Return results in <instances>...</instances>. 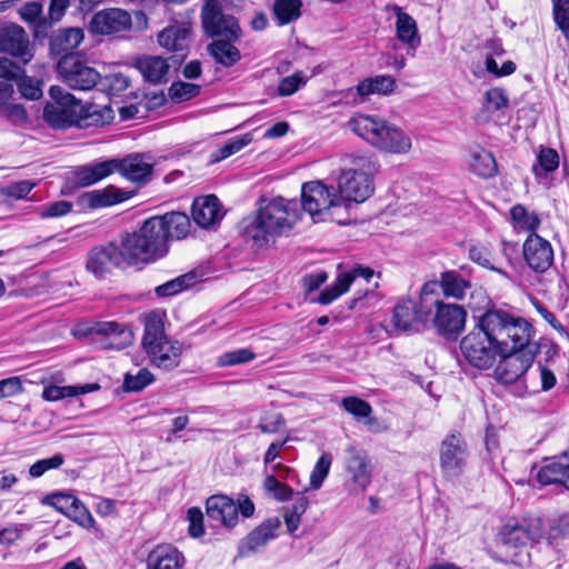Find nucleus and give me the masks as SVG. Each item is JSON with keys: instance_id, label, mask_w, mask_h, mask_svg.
<instances>
[{"instance_id": "1", "label": "nucleus", "mask_w": 569, "mask_h": 569, "mask_svg": "<svg viewBox=\"0 0 569 569\" xmlns=\"http://www.w3.org/2000/svg\"><path fill=\"white\" fill-rule=\"evenodd\" d=\"M373 190L372 180H345L338 188L325 184L322 180H309L301 187V217L306 211L313 222L349 224L352 203L366 201Z\"/></svg>"}, {"instance_id": "2", "label": "nucleus", "mask_w": 569, "mask_h": 569, "mask_svg": "<svg viewBox=\"0 0 569 569\" xmlns=\"http://www.w3.org/2000/svg\"><path fill=\"white\" fill-rule=\"evenodd\" d=\"M301 218L299 200L283 197H261L258 201L257 213L243 228V234L256 246L263 247L271 239L291 232Z\"/></svg>"}, {"instance_id": "3", "label": "nucleus", "mask_w": 569, "mask_h": 569, "mask_svg": "<svg viewBox=\"0 0 569 569\" xmlns=\"http://www.w3.org/2000/svg\"><path fill=\"white\" fill-rule=\"evenodd\" d=\"M49 94L53 100L43 110V117L52 128H69L72 126H103L112 119V110L98 104L83 106L73 94L59 86H52Z\"/></svg>"}, {"instance_id": "4", "label": "nucleus", "mask_w": 569, "mask_h": 569, "mask_svg": "<svg viewBox=\"0 0 569 569\" xmlns=\"http://www.w3.org/2000/svg\"><path fill=\"white\" fill-rule=\"evenodd\" d=\"M476 327L508 352L525 346L531 338L532 326L506 310L491 307L477 319Z\"/></svg>"}, {"instance_id": "5", "label": "nucleus", "mask_w": 569, "mask_h": 569, "mask_svg": "<svg viewBox=\"0 0 569 569\" xmlns=\"http://www.w3.org/2000/svg\"><path fill=\"white\" fill-rule=\"evenodd\" d=\"M349 124L355 133L382 151L407 153L411 149L410 137L383 119L358 114L350 120Z\"/></svg>"}, {"instance_id": "6", "label": "nucleus", "mask_w": 569, "mask_h": 569, "mask_svg": "<svg viewBox=\"0 0 569 569\" xmlns=\"http://www.w3.org/2000/svg\"><path fill=\"white\" fill-rule=\"evenodd\" d=\"M141 346L150 363L157 368L171 370L180 365L182 345L166 336L163 322L156 313L146 318Z\"/></svg>"}, {"instance_id": "7", "label": "nucleus", "mask_w": 569, "mask_h": 569, "mask_svg": "<svg viewBox=\"0 0 569 569\" xmlns=\"http://www.w3.org/2000/svg\"><path fill=\"white\" fill-rule=\"evenodd\" d=\"M153 166L149 154L132 153L122 159H109L76 167L72 174L74 178H108L117 172L124 178H149L157 173Z\"/></svg>"}, {"instance_id": "8", "label": "nucleus", "mask_w": 569, "mask_h": 569, "mask_svg": "<svg viewBox=\"0 0 569 569\" xmlns=\"http://www.w3.org/2000/svg\"><path fill=\"white\" fill-rule=\"evenodd\" d=\"M435 288H428V296L423 298V307L429 311V325L438 336L457 340L466 327L467 311L461 305L446 302Z\"/></svg>"}, {"instance_id": "9", "label": "nucleus", "mask_w": 569, "mask_h": 569, "mask_svg": "<svg viewBox=\"0 0 569 569\" xmlns=\"http://www.w3.org/2000/svg\"><path fill=\"white\" fill-rule=\"evenodd\" d=\"M538 346L530 345V340L520 348H515L505 355L499 356L500 361L495 368V378L502 385H517L518 392L521 393L528 388L522 379L537 356Z\"/></svg>"}, {"instance_id": "10", "label": "nucleus", "mask_w": 569, "mask_h": 569, "mask_svg": "<svg viewBox=\"0 0 569 569\" xmlns=\"http://www.w3.org/2000/svg\"><path fill=\"white\" fill-rule=\"evenodd\" d=\"M436 286L437 282L425 283L420 291L419 302L412 299H402L395 306L392 325L396 331L419 333L429 327V311L423 307V298L428 296V288Z\"/></svg>"}, {"instance_id": "11", "label": "nucleus", "mask_w": 569, "mask_h": 569, "mask_svg": "<svg viewBox=\"0 0 569 569\" xmlns=\"http://www.w3.org/2000/svg\"><path fill=\"white\" fill-rule=\"evenodd\" d=\"M460 350L472 367L481 370L491 368L499 356L508 352V349H502L476 326L461 339Z\"/></svg>"}, {"instance_id": "12", "label": "nucleus", "mask_w": 569, "mask_h": 569, "mask_svg": "<svg viewBox=\"0 0 569 569\" xmlns=\"http://www.w3.org/2000/svg\"><path fill=\"white\" fill-rule=\"evenodd\" d=\"M200 17L202 29L210 38L239 40L242 37L238 19L224 13L219 0H207L201 8Z\"/></svg>"}, {"instance_id": "13", "label": "nucleus", "mask_w": 569, "mask_h": 569, "mask_svg": "<svg viewBox=\"0 0 569 569\" xmlns=\"http://www.w3.org/2000/svg\"><path fill=\"white\" fill-rule=\"evenodd\" d=\"M468 446L462 435L457 431L448 433L440 443L439 465L447 480H457L467 467Z\"/></svg>"}, {"instance_id": "14", "label": "nucleus", "mask_w": 569, "mask_h": 569, "mask_svg": "<svg viewBox=\"0 0 569 569\" xmlns=\"http://www.w3.org/2000/svg\"><path fill=\"white\" fill-rule=\"evenodd\" d=\"M543 523L539 517H525L521 520H509L499 533V541L502 546L518 549L529 543H538L543 537Z\"/></svg>"}, {"instance_id": "15", "label": "nucleus", "mask_w": 569, "mask_h": 569, "mask_svg": "<svg viewBox=\"0 0 569 569\" xmlns=\"http://www.w3.org/2000/svg\"><path fill=\"white\" fill-rule=\"evenodd\" d=\"M58 72L73 90H91L101 80L100 73L76 54H64L58 62Z\"/></svg>"}, {"instance_id": "16", "label": "nucleus", "mask_w": 569, "mask_h": 569, "mask_svg": "<svg viewBox=\"0 0 569 569\" xmlns=\"http://www.w3.org/2000/svg\"><path fill=\"white\" fill-rule=\"evenodd\" d=\"M0 52L11 54L23 64L30 62L34 56L27 32L16 23L0 29Z\"/></svg>"}, {"instance_id": "17", "label": "nucleus", "mask_w": 569, "mask_h": 569, "mask_svg": "<svg viewBox=\"0 0 569 569\" xmlns=\"http://www.w3.org/2000/svg\"><path fill=\"white\" fill-rule=\"evenodd\" d=\"M122 263H124V259L119 246L114 242H109L104 246H96L89 251L86 268L96 278L101 279L107 273H110L113 268L120 267Z\"/></svg>"}, {"instance_id": "18", "label": "nucleus", "mask_w": 569, "mask_h": 569, "mask_svg": "<svg viewBox=\"0 0 569 569\" xmlns=\"http://www.w3.org/2000/svg\"><path fill=\"white\" fill-rule=\"evenodd\" d=\"M132 20L128 11L119 8H110L96 12L89 22V30L96 34H112L127 31L131 28Z\"/></svg>"}, {"instance_id": "19", "label": "nucleus", "mask_w": 569, "mask_h": 569, "mask_svg": "<svg viewBox=\"0 0 569 569\" xmlns=\"http://www.w3.org/2000/svg\"><path fill=\"white\" fill-rule=\"evenodd\" d=\"M522 253L526 263L535 272L547 271L553 262V250L549 241L537 233H530L526 239Z\"/></svg>"}, {"instance_id": "20", "label": "nucleus", "mask_w": 569, "mask_h": 569, "mask_svg": "<svg viewBox=\"0 0 569 569\" xmlns=\"http://www.w3.org/2000/svg\"><path fill=\"white\" fill-rule=\"evenodd\" d=\"M386 9L395 12L397 39L407 46V54L413 57L421 43L416 20L397 4H388Z\"/></svg>"}, {"instance_id": "21", "label": "nucleus", "mask_w": 569, "mask_h": 569, "mask_svg": "<svg viewBox=\"0 0 569 569\" xmlns=\"http://www.w3.org/2000/svg\"><path fill=\"white\" fill-rule=\"evenodd\" d=\"M118 246L127 264L149 263L159 259L138 231L127 233Z\"/></svg>"}, {"instance_id": "22", "label": "nucleus", "mask_w": 569, "mask_h": 569, "mask_svg": "<svg viewBox=\"0 0 569 569\" xmlns=\"http://www.w3.org/2000/svg\"><path fill=\"white\" fill-rule=\"evenodd\" d=\"M89 333L107 339V347L121 350L132 342L133 335L127 325L118 321H99L89 328Z\"/></svg>"}, {"instance_id": "23", "label": "nucleus", "mask_w": 569, "mask_h": 569, "mask_svg": "<svg viewBox=\"0 0 569 569\" xmlns=\"http://www.w3.org/2000/svg\"><path fill=\"white\" fill-rule=\"evenodd\" d=\"M136 190H124L114 186H108L103 189L83 192L79 196V201L83 207L90 209L110 207L130 199Z\"/></svg>"}, {"instance_id": "24", "label": "nucleus", "mask_w": 569, "mask_h": 569, "mask_svg": "<svg viewBox=\"0 0 569 569\" xmlns=\"http://www.w3.org/2000/svg\"><path fill=\"white\" fill-rule=\"evenodd\" d=\"M346 470L350 475L355 489L363 492L371 482V468L365 451L355 447L347 448Z\"/></svg>"}, {"instance_id": "25", "label": "nucleus", "mask_w": 569, "mask_h": 569, "mask_svg": "<svg viewBox=\"0 0 569 569\" xmlns=\"http://www.w3.org/2000/svg\"><path fill=\"white\" fill-rule=\"evenodd\" d=\"M206 511L210 520L227 528H233L238 522V507L224 495H214L207 499Z\"/></svg>"}, {"instance_id": "26", "label": "nucleus", "mask_w": 569, "mask_h": 569, "mask_svg": "<svg viewBox=\"0 0 569 569\" xmlns=\"http://www.w3.org/2000/svg\"><path fill=\"white\" fill-rule=\"evenodd\" d=\"M190 30L182 26H169L158 36V42L162 48L176 52L174 63H180L187 57Z\"/></svg>"}, {"instance_id": "27", "label": "nucleus", "mask_w": 569, "mask_h": 569, "mask_svg": "<svg viewBox=\"0 0 569 569\" xmlns=\"http://www.w3.org/2000/svg\"><path fill=\"white\" fill-rule=\"evenodd\" d=\"M219 199L214 194L199 197L192 204V218L201 228H210L222 218Z\"/></svg>"}, {"instance_id": "28", "label": "nucleus", "mask_w": 569, "mask_h": 569, "mask_svg": "<svg viewBox=\"0 0 569 569\" xmlns=\"http://www.w3.org/2000/svg\"><path fill=\"white\" fill-rule=\"evenodd\" d=\"M147 569H183V555L171 545H158L148 555Z\"/></svg>"}, {"instance_id": "29", "label": "nucleus", "mask_w": 569, "mask_h": 569, "mask_svg": "<svg viewBox=\"0 0 569 569\" xmlns=\"http://www.w3.org/2000/svg\"><path fill=\"white\" fill-rule=\"evenodd\" d=\"M154 253L162 258L168 253L169 246L167 233L163 229L162 221L153 216L143 221L142 226L137 230Z\"/></svg>"}, {"instance_id": "30", "label": "nucleus", "mask_w": 569, "mask_h": 569, "mask_svg": "<svg viewBox=\"0 0 569 569\" xmlns=\"http://www.w3.org/2000/svg\"><path fill=\"white\" fill-rule=\"evenodd\" d=\"M134 67L140 71L146 81L153 84L166 82L170 69L167 59L160 56L139 57L134 61Z\"/></svg>"}, {"instance_id": "31", "label": "nucleus", "mask_w": 569, "mask_h": 569, "mask_svg": "<svg viewBox=\"0 0 569 569\" xmlns=\"http://www.w3.org/2000/svg\"><path fill=\"white\" fill-rule=\"evenodd\" d=\"M279 526L280 520L278 518L267 519L246 537L239 547L240 553L247 555L248 552H254L260 547L264 546L269 540L274 538L276 530Z\"/></svg>"}, {"instance_id": "32", "label": "nucleus", "mask_w": 569, "mask_h": 569, "mask_svg": "<svg viewBox=\"0 0 569 569\" xmlns=\"http://www.w3.org/2000/svg\"><path fill=\"white\" fill-rule=\"evenodd\" d=\"M238 40L214 39L207 46V51L216 63L231 68L241 60L240 50L234 46Z\"/></svg>"}, {"instance_id": "33", "label": "nucleus", "mask_w": 569, "mask_h": 569, "mask_svg": "<svg viewBox=\"0 0 569 569\" xmlns=\"http://www.w3.org/2000/svg\"><path fill=\"white\" fill-rule=\"evenodd\" d=\"M439 286L442 293L447 298H455L457 300L463 299L471 284L469 280L465 279L458 271H445L440 274Z\"/></svg>"}, {"instance_id": "34", "label": "nucleus", "mask_w": 569, "mask_h": 569, "mask_svg": "<svg viewBox=\"0 0 569 569\" xmlns=\"http://www.w3.org/2000/svg\"><path fill=\"white\" fill-rule=\"evenodd\" d=\"M157 217L162 221L168 241L171 239H182L189 233L191 223L186 213L172 211Z\"/></svg>"}, {"instance_id": "35", "label": "nucleus", "mask_w": 569, "mask_h": 569, "mask_svg": "<svg viewBox=\"0 0 569 569\" xmlns=\"http://www.w3.org/2000/svg\"><path fill=\"white\" fill-rule=\"evenodd\" d=\"M396 88V80L391 76H376L367 78L360 81L356 89L357 93L361 97H368L370 94H388Z\"/></svg>"}, {"instance_id": "36", "label": "nucleus", "mask_w": 569, "mask_h": 569, "mask_svg": "<svg viewBox=\"0 0 569 569\" xmlns=\"http://www.w3.org/2000/svg\"><path fill=\"white\" fill-rule=\"evenodd\" d=\"M566 471L567 463L550 459L538 470L536 479L541 486L561 485L563 487Z\"/></svg>"}, {"instance_id": "37", "label": "nucleus", "mask_w": 569, "mask_h": 569, "mask_svg": "<svg viewBox=\"0 0 569 569\" xmlns=\"http://www.w3.org/2000/svg\"><path fill=\"white\" fill-rule=\"evenodd\" d=\"M198 279L199 274L197 271H189L156 287L154 292L158 297H172L196 284Z\"/></svg>"}, {"instance_id": "38", "label": "nucleus", "mask_w": 569, "mask_h": 569, "mask_svg": "<svg viewBox=\"0 0 569 569\" xmlns=\"http://www.w3.org/2000/svg\"><path fill=\"white\" fill-rule=\"evenodd\" d=\"M510 219L515 229L531 233H536L541 222L537 213L528 212L522 204H516L510 209Z\"/></svg>"}, {"instance_id": "39", "label": "nucleus", "mask_w": 569, "mask_h": 569, "mask_svg": "<svg viewBox=\"0 0 569 569\" xmlns=\"http://www.w3.org/2000/svg\"><path fill=\"white\" fill-rule=\"evenodd\" d=\"M301 7V0H276L272 11L278 24L284 26L299 19Z\"/></svg>"}, {"instance_id": "40", "label": "nucleus", "mask_w": 569, "mask_h": 569, "mask_svg": "<svg viewBox=\"0 0 569 569\" xmlns=\"http://www.w3.org/2000/svg\"><path fill=\"white\" fill-rule=\"evenodd\" d=\"M470 170L479 178H493L498 172L496 159L486 150H481L472 156Z\"/></svg>"}, {"instance_id": "41", "label": "nucleus", "mask_w": 569, "mask_h": 569, "mask_svg": "<svg viewBox=\"0 0 569 569\" xmlns=\"http://www.w3.org/2000/svg\"><path fill=\"white\" fill-rule=\"evenodd\" d=\"M308 505V498L303 493H298L293 503L284 509L283 519L289 533H293L299 528L301 516L306 512Z\"/></svg>"}, {"instance_id": "42", "label": "nucleus", "mask_w": 569, "mask_h": 569, "mask_svg": "<svg viewBox=\"0 0 569 569\" xmlns=\"http://www.w3.org/2000/svg\"><path fill=\"white\" fill-rule=\"evenodd\" d=\"M252 141L251 134L233 137L210 154V163H217L248 146Z\"/></svg>"}, {"instance_id": "43", "label": "nucleus", "mask_w": 569, "mask_h": 569, "mask_svg": "<svg viewBox=\"0 0 569 569\" xmlns=\"http://www.w3.org/2000/svg\"><path fill=\"white\" fill-rule=\"evenodd\" d=\"M351 286V279L347 274H338L335 282L322 290L316 301L320 305H329L341 295L347 292Z\"/></svg>"}, {"instance_id": "44", "label": "nucleus", "mask_w": 569, "mask_h": 569, "mask_svg": "<svg viewBox=\"0 0 569 569\" xmlns=\"http://www.w3.org/2000/svg\"><path fill=\"white\" fill-rule=\"evenodd\" d=\"M351 286V279L347 274H338L335 282L322 290L316 301L320 305H329L341 295L347 292Z\"/></svg>"}, {"instance_id": "45", "label": "nucleus", "mask_w": 569, "mask_h": 569, "mask_svg": "<svg viewBox=\"0 0 569 569\" xmlns=\"http://www.w3.org/2000/svg\"><path fill=\"white\" fill-rule=\"evenodd\" d=\"M154 381V376L147 368L140 369L136 375L126 373L123 389L128 392H139Z\"/></svg>"}, {"instance_id": "46", "label": "nucleus", "mask_w": 569, "mask_h": 569, "mask_svg": "<svg viewBox=\"0 0 569 569\" xmlns=\"http://www.w3.org/2000/svg\"><path fill=\"white\" fill-rule=\"evenodd\" d=\"M83 33L79 28H70L60 32L52 41L54 47L61 51H69L76 49L82 41Z\"/></svg>"}, {"instance_id": "47", "label": "nucleus", "mask_w": 569, "mask_h": 569, "mask_svg": "<svg viewBox=\"0 0 569 569\" xmlns=\"http://www.w3.org/2000/svg\"><path fill=\"white\" fill-rule=\"evenodd\" d=\"M332 459L330 452H323L320 456L310 475V487L312 489H319L322 486V482L329 473Z\"/></svg>"}, {"instance_id": "48", "label": "nucleus", "mask_w": 569, "mask_h": 569, "mask_svg": "<svg viewBox=\"0 0 569 569\" xmlns=\"http://www.w3.org/2000/svg\"><path fill=\"white\" fill-rule=\"evenodd\" d=\"M256 358V353L249 348H241L232 351L224 352L218 358V366L230 367L237 365H243L252 361Z\"/></svg>"}, {"instance_id": "49", "label": "nucleus", "mask_w": 569, "mask_h": 569, "mask_svg": "<svg viewBox=\"0 0 569 569\" xmlns=\"http://www.w3.org/2000/svg\"><path fill=\"white\" fill-rule=\"evenodd\" d=\"M200 90L201 87L199 84L177 81L169 88V96L173 101L181 102L197 97Z\"/></svg>"}, {"instance_id": "50", "label": "nucleus", "mask_w": 569, "mask_h": 569, "mask_svg": "<svg viewBox=\"0 0 569 569\" xmlns=\"http://www.w3.org/2000/svg\"><path fill=\"white\" fill-rule=\"evenodd\" d=\"M263 488L278 501H288L293 496V490L288 485L278 481L272 475L266 477Z\"/></svg>"}, {"instance_id": "51", "label": "nucleus", "mask_w": 569, "mask_h": 569, "mask_svg": "<svg viewBox=\"0 0 569 569\" xmlns=\"http://www.w3.org/2000/svg\"><path fill=\"white\" fill-rule=\"evenodd\" d=\"M342 408L353 415L357 419L368 418L372 412V408L369 402L358 397H346L341 401Z\"/></svg>"}, {"instance_id": "52", "label": "nucleus", "mask_w": 569, "mask_h": 569, "mask_svg": "<svg viewBox=\"0 0 569 569\" xmlns=\"http://www.w3.org/2000/svg\"><path fill=\"white\" fill-rule=\"evenodd\" d=\"M64 463V457L62 453H56L50 458L41 459L36 461L29 468V475L32 478H39L44 472L51 469H58Z\"/></svg>"}, {"instance_id": "53", "label": "nucleus", "mask_w": 569, "mask_h": 569, "mask_svg": "<svg viewBox=\"0 0 569 569\" xmlns=\"http://www.w3.org/2000/svg\"><path fill=\"white\" fill-rule=\"evenodd\" d=\"M307 78L303 72L298 71L291 76L284 77L280 80L278 84V94L280 97H289L297 92L300 87L306 84Z\"/></svg>"}, {"instance_id": "54", "label": "nucleus", "mask_w": 569, "mask_h": 569, "mask_svg": "<svg viewBox=\"0 0 569 569\" xmlns=\"http://www.w3.org/2000/svg\"><path fill=\"white\" fill-rule=\"evenodd\" d=\"M565 538H569V512L561 515L547 532V540L550 545Z\"/></svg>"}, {"instance_id": "55", "label": "nucleus", "mask_w": 569, "mask_h": 569, "mask_svg": "<svg viewBox=\"0 0 569 569\" xmlns=\"http://www.w3.org/2000/svg\"><path fill=\"white\" fill-rule=\"evenodd\" d=\"M72 203L66 200L49 202L39 209V216L43 219L63 217L72 210Z\"/></svg>"}, {"instance_id": "56", "label": "nucleus", "mask_w": 569, "mask_h": 569, "mask_svg": "<svg viewBox=\"0 0 569 569\" xmlns=\"http://www.w3.org/2000/svg\"><path fill=\"white\" fill-rule=\"evenodd\" d=\"M66 516L84 528L91 527L94 522L90 511L78 498H76V502L71 505Z\"/></svg>"}, {"instance_id": "57", "label": "nucleus", "mask_w": 569, "mask_h": 569, "mask_svg": "<svg viewBox=\"0 0 569 569\" xmlns=\"http://www.w3.org/2000/svg\"><path fill=\"white\" fill-rule=\"evenodd\" d=\"M485 107L487 111H498L506 108L509 99L500 88H491L485 94Z\"/></svg>"}, {"instance_id": "58", "label": "nucleus", "mask_w": 569, "mask_h": 569, "mask_svg": "<svg viewBox=\"0 0 569 569\" xmlns=\"http://www.w3.org/2000/svg\"><path fill=\"white\" fill-rule=\"evenodd\" d=\"M18 89L21 96L26 99L37 100L41 98L42 90L40 88V82L26 76L24 73L18 78Z\"/></svg>"}, {"instance_id": "59", "label": "nucleus", "mask_w": 569, "mask_h": 569, "mask_svg": "<svg viewBox=\"0 0 569 569\" xmlns=\"http://www.w3.org/2000/svg\"><path fill=\"white\" fill-rule=\"evenodd\" d=\"M537 162L541 172L549 173L559 167V156L551 148H542L537 157Z\"/></svg>"}, {"instance_id": "60", "label": "nucleus", "mask_w": 569, "mask_h": 569, "mask_svg": "<svg viewBox=\"0 0 569 569\" xmlns=\"http://www.w3.org/2000/svg\"><path fill=\"white\" fill-rule=\"evenodd\" d=\"M104 88L110 94L118 96L130 86V80L127 76L118 72L107 76L103 82Z\"/></svg>"}, {"instance_id": "61", "label": "nucleus", "mask_w": 569, "mask_h": 569, "mask_svg": "<svg viewBox=\"0 0 569 569\" xmlns=\"http://www.w3.org/2000/svg\"><path fill=\"white\" fill-rule=\"evenodd\" d=\"M76 498L73 495L56 492L46 497V502L52 506L59 512L67 515L71 505L76 502Z\"/></svg>"}, {"instance_id": "62", "label": "nucleus", "mask_w": 569, "mask_h": 569, "mask_svg": "<svg viewBox=\"0 0 569 569\" xmlns=\"http://www.w3.org/2000/svg\"><path fill=\"white\" fill-rule=\"evenodd\" d=\"M187 518L189 521V535L193 538L201 537L204 533L202 511L197 507L189 508Z\"/></svg>"}, {"instance_id": "63", "label": "nucleus", "mask_w": 569, "mask_h": 569, "mask_svg": "<svg viewBox=\"0 0 569 569\" xmlns=\"http://www.w3.org/2000/svg\"><path fill=\"white\" fill-rule=\"evenodd\" d=\"M77 396V389L72 386H48L43 389L42 398L47 401H58Z\"/></svg>"}, {"instance_id": "64", "label": "nucleus", "mask_w": 569, "mask_h": 569, "mask_svg": "<svg viewBox=\"0 0 569 569\" xmlns=\"http://www.w3.org/2000/svg\"><path fill=\"white\" fill-rule=\"evenodd\" d=\"M34 187V183H30L28 180H19L9 187L0 189V193L14 199H23Z\"/></svg>"}]
</instances>
